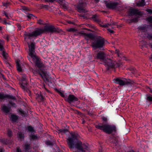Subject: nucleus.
I'll use <instances>...</instances> for the list:
<instances>
[{
	"mask_svg": "<svg viewBox=\"0 0 152 152\" xmlns=\"http://www.w3.org/2000/svg\"><path fill=\"white\" fill-rule=\"evenodd\" d=\"M106 54L104 52L100 51L96 54L95 58L102 61L107 70L118 67L120 66V64L117 63L115 61L109 58L106 59Z\"/></svg>",
	"mask_w": 152,
	"mask_h": 152,
	"instance_id": "obj_1",
	"label": "nucleus"
},
{
	"mask_svg": "<svg viewBox=\"0 0 152 152\" xmlns=\"http://www.w3.org/2000/svg\"><path fill=\"white\" fill-rule=\"evenodd\" d=\"M58 31V28H55L53 26H49L45 27L44 28H37L31 33L25 32H24L25 39L27 41L28 38L31 37H37L46 32H49L52 33Z\"/></svg>",
	"mask_w": 152,
	"mask_h": 152,
	"instance_id": "obj_2",
	"label": "nucleus"
},
{
	"mask_svg": "<svg viewBox=\"0 0 152 152\" xmlns=\"http://www.w3.org/2000/svg\"><path fill=\"white\" fill-rule=\"evenodd\" d=\"M96 127L108 134H110L113 132L116 131V128L114 126L107 124H99L95 126Z\"/></svg>",
	"mask_w": 152,
	"mask_h": 152,
	"instance_id": "obj_3",
	"label": "nucleus"
},
{
	"mask_svg": "<svg viewBox=\"0 0 152 152\" xmlns=\"http://www.w3.org/2000/svg\"><path fill=\"white\" fill-rule=\"evenodd\" d=\"M114 82L117 84H119L121 86H123L124 85H133L134 82L129 79H126L123 78L122 79L120 78H116L114 79Z\"/></svg>",
	"mask_w": 152,
	"mask_h": 152,
	"instance_id": "obj_4",
	"label": "nucleus"
},
{
	"mask_svg": "<svg viewBox=\"0 0 152 152\" xmlns=\"http://www.w3.org/2000/svg\"><path fill=\"white\" fill-rule=\"evenodd\" d=\"M34 63L36 66L39 68L43 66V63L40 61L39 58L37 56L36 53L29 55Z\"/></svg>",
	"mask_w": 152,
	"mask_h": 152,
	"instance_id": "obj_5",
	"label": "nucleus"
},
{
	"mask_svg": "<svg viewBox=\"0 0 152 152\" xmlns=\"http://www.w3.org/2000/svg\"><path fill=\"white\" fill-rule=\"evenodd\" d=\"M104 45V39L103 38L97 40L96 42L92 43V46L94 48H100L103 47Z\"/></svg>",
	"mask_w": 152,
	"mask_h": 152,
	"instance_id": "obj_6",
	"label": "nucleus"
},
{
	"mask_svg": "<svg viewBox=\"0 0 152 152\" xmlns=\"http://www.w3.org/2000/svg\"><path fill=\"white\" fill-rule=\"evenodd\" d=\"M24 39H25V35L24 36ZM32 37H31L30 38H28L26 41L25 40L26 42H27L28 48H29V52L28 54H32L34 53H36L35 52V43L34 42H32L30 44L28 42V39H30Z\"/></svg>",
	"mask_w": 152,
	"mask_h": 152,
	"instance_id": "obj_7",
	"label": "nucleus"
},
{
	"mask_svg": "<svg viewBox=\"0 0 152 152\" xmlns=\"http://www.w3.org/2000/svg\"><path fill=\"white\" fill-rule=\"evenodd\" d=\"M105 3L106 7L110 9H113L115 8L118 5L117 2L107 1H105Z\"/></svg>",
	"mask_w": 152,
	"mask_h": 152,
	"instance_id": "obj_8",
	"label": "nucleus"
},
{
	"mask_svg": "<svg viewBox=\"0 0 152 152\" xmlns=\"http://www.w3.org/2000/svg\"><path fill=\"white\" fill-rule=\"evenodd\" d=\"M65 99L69 103L75 102L78 100V99L72 94H69Z\"/></svg>",
	"mask_w": 152,
	"mask_h": 152,
	"instance_id": "obj_9",
	"label": "nucleus"
},
{
	"mask_svg": "<svg viewBox=\"0 0 152 152\" xmlns=\"http://www.w3.org/2000/svg\"><path fill=\"white\" fill-rule=\"evenodd\" d=\"M128 14L129 16H132L134 15H142V13L141 12L137 10L131 9L128 12Z\"/></svg>",
	"mask_w": 152,
	"mask_h": 152,
	"instance_id": "obj_10",
	"label": "nucleus"
},
{
	"mask_svg": "<svg viewBox=\"0 0 152 152\" xmlns=\"http://www.w3.org/2000/svg\"><path fill=\"white\" fill-rule=\"evenodd\" d=\"M38 73L43 79H47L48 74L45 70H41L40 71H39Z\"/></svg>",
	"mask_w": 152,
	"mask_h": 152,
	"instance_id": "obj_11",
	"label": "nucleus"
},
{
	"mask_svg": "<svg viewBox=\"0 0 152 152\" xmlns=\"http://www.w3.org/2000/svg\"><path fill=\"white\" fill-rule=\"evenodd\" d=\"M77 11L80 12L86 13L87 12V10L84 7L83 4H80L77 7Z\"/></svg>",
	"mask_w": 152,
	"mask_h": 152,
	"instance_id": "obj_12",
	"label": "nucleus"
},
{
	"mask_svg": "<svg viewBox=\"0 0 152 152\" xmlns=\"http://www.w3.org/2000/svg\"><path fill=\"white\" fill-rule=\"evenodd\" d=\"M26 80V76L25 75H23L22 77V81L25 82V83L24 85H23V83L21 84V87L24 90H25L26 89L27 86V83Z\"/></svg>",
	"mask_w": 152,
	"mask_h": 152,
	"instance_id": "obj_13",
	"label": "nucleus"
},
{
	"mask_svg": "<svg viewBox=\"0 0 152 152\" xmlns=\"http://www.w3.org/2000/svg\"><path fill=\"white\" fill-rule=\"evenodd\" d=\"M84 37L87 41H88L90 39H94V36L93 34L92 33H86Z\"/></svg>",
	"mask_w": 152,
	"mask_h": 152,
	"instance_id": "obj_14",
	"label": "nucleus"
},
{
	"mask_svg": "<svg viewBox=\"0 0 152 152\" xmlns=\"http://www.w3.org/2000/svg\"><path fill=\"white\" fill-rule=\"evenodd\" d=\"M2 52L1 53V55L3 56L4 58V60L6 64H8L7 61L9 56L8 54L6 53L4 51V50L2 51Z\"/></svg>",
	"mask_w": 152,
	"mask_h": 152,
	"instance_id": "obj_15",
	"label": "nucleus"
},
{
	"mask_svg": "<svg viewBox=\"0 0 152 152\" xmlns=\"http://www.w3.org/2000/svg\"><path fill=\"white\" fill-rule=\"evenodd\" d=\"M148 26L146 25H144L142 26H139L138 28L142 32H145L147 31Z\"/></svg>",
	"mask_w": 152,
	"mask_h": 152,
	"instance_id": "obj_16",
	"label": "nucleus"
},
{
	"mask_svg": "<svg viewBox=\"0 0 152 152\" xmlns=\"http://www.w3.org/2000/svg\"><path fill=\"white\" fill-rule=\"evenodd\" d=\"M23 147L25 151H27L31 148L30 144L28 143H25L23 144Z\"/></svg>",
	"mask_w": 152,
	"mask_h": 152,
	"instance_id": "obj_17",
	"label": "nucleus"
},
{
	"mask_svg": "<svg viewBox=\"0 0 152 152\" xmlns=\"http://www.w3.org/2000/svg\"><path fill=\"white\" fill-rule=\"evenodd\" d=\"M36 99L38 102H41L44 99V98L41 94H38Z\"/></svg>",
	"mask_w": 152,
	"mask_h": 152,
	"instance_id": "obj_18",
	"label": "nucleus"
},
{
	"mask_svg": "<svg viewBox=\"0 0 152 152\" xmlns=\"http://www.w3.org/2000/svg\"><path fill=\"white\" fill-rule=\"evenodd\" d=\"M10 108H8L5 105H3L2 107L3 111L6 113H8L10 112Z\"/></svg>",
	"mask_w": 152,
	"mask_h": 152,
	"instance_id": "obj_19",
	"label": "nucleus"
},
{
	"mask_svg": "<svg viewBox=\"0 0 152 152\" xmlns=\"http://www.w3.org/2000/svg\"><path fill=\"white\" fill-rule=\"evenodd\" d=\"M91 18L95 22L99 23L100 22V20L98 16L96 15H93Z\"/></svg>",
	"mask_w": 152,
	"mask_h": 152,
	"instance_id": "obj_20",
	"label": "nucleus"
},
{
	"mask_svg": "<svg viewBox=\"0 0 152 152\" xmlns=\"http://www.w3.org/2000/svg\"><path fill=\"white\" fill-rule=\"evenodd\" d=\"M16 62L17 70L19 72H21L22 70V69L20 65V60H17L16 61Z\"/></svg>",
	"mask_w": 152,
	"mask_h": 152,
	"instance_id": "obj_21",
	"label": "nucleus"
},
{
	"mask_svg": "<svg viewBox=\"0 0 152 152\" xmlns=\"http://www.w3.org/2000/svg\"><path fill=\"white\" fill-rule=\"evenodd\" d=\"M18 116L14 115H12L11 116V121L13 122H16L18 120Z\"/></svg>",
	"mask_w": 152,
	"mask_h": 152,
	"instance_id": "obj_22",
	"label": "nucleus"
},
{
	"mask_svg": "<svg viewBox=\"0 0 152 152\" xmlns=\"http://www.w3.org/2000/svg\"><path fill=\"white\" fill-rule=\"evenodd\" d=\"M85 34L86 33L84 32V31H77V32L75 33L74 35L76 36H83L84 37Z\"/></svg>",
	"mask_w": 152,
	"mask_h": 152,
	"instance_id": "obj_23",
	"label": "nucleus"
},
{
	"mask_svg": "<svg viewBox=\"0 0 152 152\" xmlns=\"http://www.w3.org/2000/svg\"><path fill=\"white\" fill-rule=\"evenodd\" d=\"M145 0H141V1L137 4V5L139 7H143L145 6Z\"/></svg>",
	"mask_w": 152,
	"mask_h": 152,
	"instance_id": "obj_24",
	"label": "nucleus"
},
{
	"mask_svg": "<svg viewBox=\"0 0 152 152\" xmlns=\"http://www.w3.org/2000/svg\"><path fill=\"white\" fill-rule=\"evenodd\" d=\"M39 8L40 9H48V6L47 5H44L42 4H40L38 5Z\"/></svg>",
	"mask_w": 152,
	"mask_h": 152,
	"instance_id": "obj_25",
	"label": "nucleus"
},
{
	"mask_svg": "<svg viewBox=\"0 0 152 152\" xmlns=\"http://www.w3.org/2000/svg\"><path fill=\"white\" fill-rule=\"evenodd\" d=\"M67 31L69 32H72L75 34L77 32V30L75 28H70L67 29Z\"/></svg>",
	"mask_w": 152,
	"mask_h": 152,
	"instance_id": "obj_26",
	"label": "nucleus"
},
{
	"mask_svg": "<svg viewBox=\"0 0 152 152\" xmlns=\"http://www.w3.org/2000/svg\"><path fill=\"white\" fill-rule=\"evenodd\" d=\"M4 42L3 40H0V50L2 51L4 49L3 47V45Z\"/></svg>",
	"mask_w": 152,
	"mask_h": 152,
	"instance_id": "obj_27",
	"label": "nucleus"
},
{
	"mask_svg": "<svg viewBox=\"0 0 152 152\" xmlns=\"http://www.w3.org/2000/svg\"><path fill=\"white\" fill-rule=\"evenodd\" d=\"M18 137L19 139L21 140L24 139V134L21 132H19L18 134Z\"/></svg>",
	"mask_w": 152,
	"mask_h": 152,
	"instance_id": "obj_28",
	"label": "nucleus"
},
{
	"mask_svg": "<svg viewBox=\"0 0 152 152\" xmlns=\"http://www.w3.org/2000/svg\"><path fill=\"white\" fill-rule=\"evenodd\" d=\"M9 96L3 93H0V100L6 98H8Z\"/></svg>",
	"mask_w": 152,
	"mask_h": 152,
	"instance_id": "obj_29",
	"label": "nucleus"
},
{
	"mask_svg": "<svg viewBox=\"0 0 152 152\" xmlns=\"http://www.w3.org/2000/svg\"><path fill=\"white\" fill-rule=\"evenodd\" d=\"M0 142L3 144H7L9 143V142L7 139H0Z\"/></svg>",
	"mask_w": 152,
	"mask_h": 152,
	"instance_id": "obj_30",
	"label": "nucleus"
},
{
	"mask_svg": "<svg viewBox=\"0 0 152 152\" xmlns=\"http://www.w3.org/2000/svg\"><path fill=\"white\" fill-rule=\"evenodd\" d=\"M58 131L59 133H65L68 131V130L66 129H60L58 130Z\"/></svg>",
	"mask_w": 152,
	"mask_h": 152,
	"instance_id": "obj_31",
	"label": "nucleus"
},
{
	"mask_svg": "<svg viewBox=\"0 0 152 152\" xmlns=\"http://www.w3.org/2000/svg\"><path fill=\"white\" fill-rule=\"evenodd\" d=\"M27 128L28 131L31 132H34V130L31 126H28L27 127Z\"/></svg>",
	"mask_w": 152,
	"mask_h": 152,
	"instance_id": "obj_32",
	"label": "nucleus"
},
{
	"mask_svg": "<svg viewBox=\"0 0 152 152\" xmlns=\"http://www.w3.org/2000/svg\"><path fill=\"white\" fill-rule=\"evenodd\" d=\"M2 5L5 7L6 8H7L9 5L10 3L8 2H6L5 3L4 2H3L2 3Z\"/></svg>",
	"mask_w": 152,
	"mask_h": 152,
	"instance_id": "obj_33",
	"label": "nucleus"
},
{
	"mask_svg": "<svg viewBox=\"0 0 152 152\" xmlns=\"http://www.w3.org/2000/svg\"><path fill=\"white\" fill-rule=\"evenodd\" d=\"M7 134L9 137H11L12 135V132L10 130H8Z\"/></svg>",
	"mask_w": 152,
	"mask_h": 152,
	"instance_id": "obj_34",
	"label": "nucleus"
},
{
	"mask_svg": "<svg viewBox=\"0 0 152 152\" xmlns=\"http://www.w3.org/2000/svg\"><path fill=\"white\" fill-rule=\"evenodd\" d=\"M130 21L129 23L131 22H136L137 21H138V18H136L134 19H131L129 20Z\"/></svg>",
	"mask_w": 152,
	"mask_h": 152,
	"instance_id": "obj_35",
	"label": "nucleus"
},
{
	"mask_svg": "<svg viewBox=\"0 0 152 152\" xmlns=\"http://www.w3.org/2000/svg\"><path fill=\"white\" fill-rule=\"evenodd\" d=\"M146 20L150 23H152V16L148 17L146 19Z\"/></svg>",
	"mask_w": 152,
	"mask_h": 152,
	"instance_id": "obj_36",
	"label": "nucleus"
},
{
	"mask_svg": "<svg viewBox=\"0 0 152 152\" xmlns=\"http://www.w3.org/2000/svg\"><path fill=\"white\" fill-rule=\"evenodd\" d=\"M42 89L43 90L46 91L48 92L49 93H50V91L49 90H48V89H47V88L45 87V85H44L42 86Z\"/></svg>",
	"mask_w": 152,
	"mask_h": 152,
	"instance_id": "obj_37",
	"label": "nucleus"
},
{
	"mask_svg": "<svg viewBox=\"0 0 152 152\" xmlns=\"http://www.w3.org/2000/svg\"><path fill=\"white\" fill-rule=\"evenodd\" d=\"M33 16L34 15H33L31 14H29L26 17H27L29 19H31Z\"/></svg>",
	"mask_w": 152,
	"mask_h": 152,
	"instance_id": "obj_38",
	"label": "nucleus"
},
{
	"mask_svg": "<svg viewBox=\"0 0 152 152\" xmlns=\"http://www.w3.org/2000/svg\"><path fill=\"white\" fill-rule=\"evenodd\" d=\"M43 21L41 19H39V20H37V23L38 24H43Z\"/></svg>",
	"mask_w": 152,
	"mask_h": 152,
	"instance_id": "obj_39",
	"label": "nucleus"
},
{
	"mask_svg": "<svg viewBox=\"0 0 152 152\" xmlns=\"http://www.w3.org/2000/svg\"><path fill=\"white\" fill-rule=\"evenodd\" d=\"M147 37L150 40L152 39V34H148V36H147Z\"/></svg>",
	"mask_w": 152,
	"mask_h": 152,
	"instance_id": "obj_40",
	"label": "nucleus"
},
{
	"mask_svg": "<svg viewBox=\"0 0 152 152\" xmlns=\"http://www.w3.org/2000/svg\"><path fill=\"white\" fill-rule=\"evenodd\" d=\"M147 99L150 102H152V96H148L147 97Z\"/></svg>",
	"mask_w": 152,
	"mask_h": 152,
	"instance_id": "obj_41",
	"label": "nucleus"
},
{
	"mask_svg": "<svg viewBox=\"0 0 152 152\" xmlns=\"http://www.w3.org/2000/svg\"><path fill=\"white\" fill-rule=\"evenodd\" d=\"M58 93L62 97H65V95L63 93L61 92V91H59L58 92Z\"/></svg>",
	"mask_w": 152,
	"mask_h": 152,
	"instance_id": "obj_42",
	"label": "nucleus"
},
{
	"mask_svg": "<svg viewBox=\"0 0 152 152\" xmlns=\"http://www.w3.org/2000/svg\"><path fill=\"white\" fill-rule=\"evenodd\" d=\"M31 138L33 140L37 139V137L35 135L33 134L31 135Z\"/></svg>",
	"mask_w": 152,
	"mask_h": 152,
	"instance_id": "obj_43",
	"label": "nucleus"
},
{
	"mask_svg": "<svg viewBox=\"0 0 152 152\" xmlns=\"http://www.w3.org/2000/svg\"><path fill=\"white\" fill-rule=\"evenodd\" d=\"M17 27L18 28V30H21L22 27L21 25L19 23H17L16 25Z\"/></svg>",
	"mask_w": 152,
	"mask_h": 152,
	"instance_id": "obj_44",
	"label": "nucleus"
},
{
	"mask_svg": "<svg viewBox=\"0 0 152 152\" xmlns=\"http://www.w3.org/2000/svg\"><path fill=\"white\" fill-rule=\"evenodd\" d=\"M65 1V0H56V1L59 3L60 4H61Z\"/></svg>",
	"mask_w": 152,
	"mask_h": 152,
	"instance_id": "obj_45",
	"label": "nucleus"
},
{
	"mask_svg": "<svg viewBox=\"0 0 152 152\" xmlns=\"http://www.w3.org/2000/svg\"><path fill=\"white\" fill-rule=\"evenodd\" d=\"M146 11L150 14H152V10L150 9H147Z\"/></svg>",
	"mask_w": 152,
	"mask_h": 152,
	"instance_id": "obj_46",
	"label": "nucleus"
},
{
	"mask_svg": "<svg viewBox=\"0 0 152 152\" xmlns=\"http://www.w3.org/2000/svg\"><path fill=\"white\" fill-rule=\"evenodd\" d=\"M4 14L7 19H10V17L8 16V14L7 13L5 12H4Z\"/></svg>",
	"mask_w": 152,
	"mask_h": 152,
	"instance_id": "obj_47",
	"label": "nucleus"
},
{
	"mask_svg": "<svg viewBox=\"0 0 152 152\" xmlns=\"http://www.w3.org/2000/svg\"><path fill=\"white\" fill-rule=\"evenodd\" d=\"M4 38L6 39L7 41H8L9 39V37L8 35H6L4 37Z\"/></svg>",
	"mask_w": 152,
	"mask_h": 152,
	"instance_id": "obj_48",
	"label": "nucleus"
},
{
	"mask_svg": "<svg viewBox=\"0 0 152 152\" xmlns=\"http://www.w3.org/2000/svg\"><path fill=\"white\" fill-rule=\"evenodd\" d=\"M46 144L47 145H52V142L49 141H46Z\"/></svg>",
	"mask_w": 152,
	"mask_h": 152,
	"instance_id": "obj_49",
	"label": "nucleus"
},
{
	"mask_svg": "<svg viewBox=\"0 0 152 152\" xmlns=\"http://www.w3.org/2000/svg\"><path fill=\"white\" fill-rule=\"evenodd\" d=\"M19 111L20 113H21V114H22V115H24L25 112L23 110H22L21 109H20L19 110Z\"/></svg>",
	"mask_w": 152,
	"mask_h": 152,
	"instance_id": "obj_50",
	"label": "nucleus"
},
{
	"mask_svg": "<svg viewBox=\"0 0 152 152\" xmlns=\"http://www.w3.org/2000/svg\"><path fill=\"white\" fill-rule=\"evenodd\" d=\"M3 23L4 24H5L6 25L7 24H10V23H7L6 22L5 19H4V20L3 21Z\"/></svg>",
	"mask_w": 152,
	"mask_h": 152,
	"instance_id": "obj_51",
	"label": "nucleus"
},
{
	"mask_svg": "<svg viewBox=\"0 0 152 152\" xmlns=\"http://www.w3.org/2000/svg\"><path fill=\"white\" fill-rule=\"evenodd\" d=\"M102 120L104 122H107V118L105 117H103L102 118Z\"/></svg>",
	"mask_w": 152,
	"mask_h": 152,
	"instance_id": "obj_52",
	"label": "nucleus"
},
{
	"mask_svg": "<svg viewBox=\"0 0 152 152\" xmlns=\"http://www.w3.org/2000/svg\"><path fill=\"white\" fill-rule=\"evenodd\" d=\"M108 31L111 33H113L114 31L110 29V28H108L107 29Z\"/></svg>",
	"mask_w": 152,
	"mask_h": 152,
	"instance_id": "obj_53",
	"label": "nucleus"
},
{
	"mask_svg": "<svg viewBox=\"0 0 152 152\" xmlns=\"http://www.w3.org/2000/svg\"><path fill=\"white\" fill-rule=\"evenodd\" d=\"M111 25V24H109L108 23H106L105 24H104L103 25V27H108V26H109L110 25Z\"/></svg>",
	"mask_w": 152,
	"mask_h": 152,
	"instance_id": "obj_54",
	"label": "nucleus"
},
{
	"mask_svg": "<svg viewBox=\"0 0 152 152\" xmlns=\"http://www.w3.org/2000/svg\"><path fill=\"white\" fill-rule=\"evenodd\" d=\"M55 1H56V0H45V2H53Z\"/></svg>",
	"mask_w": 152,
	"mask_h": 152,
	"instance_id": "obj_55",
	"label": "nucleus"
},
{
	"mask_svg": "<svg viewBox=\"0 0 152 152\" xmlns=\"http://www.w3.org/2000/svg\"><path fill=\"white\" fill-rule=\"evenodd\" d=\"M17 152H22L21 150L20 149L19 147H17L16 148Z\"/></svg>",
	"mask_w": 152,
	"mask_h": 152,
	"instance_id": "obj_56",
	"label": "nucleus"
},
{
	"mask_svg": "<svg viewBox=\"0 0 152 152\" xmlns=\"http://www.w3.org/2000/svg\"><path fill=\"white\" fill-rule=\"evenodd\" d=\"M22 9L23 10H28V8L27 7H22Z\"/></svg>",
	"mask_w": 152,
	"mask_h": 152,
	"instance_id": "obj_57",
	"label": "nucleus"
},
{
	"mask_svg": "<svg viewBox=\"0 0 152 152\" xmlns=\"http://www.w3.org/2000/svg\"><path fill=\"white\" fill-rule=\"evenodd\" d=\"M67 23L69 24H73V23L71 21H68Z\"/></svg>",
	"mask_w": 152,
	"mask_h": 152,
	"instance_id": "obj_58",
	"label": "nucleus"
},
{
	"mask_svg": "<svg viewBox=\"0 0 152 152\" xmlns=\"http://www.w3.org/2000/svg\"><path fill=\"white\" fill-rule=\"evenodd\" d=\"M119 50H116L115 51V53H117V54H118Z\"/></svg>",
	"mask_w": 152,
	"mask_h": 152,
	"instance_id": "obj_59",
	"label": "nucleus"
},
{
	"mask_svg": "<svg viewBox=\"0 0 152 152\" xmlns=\"http://www.w3.org/2000/svg\"><path fill=\"white\" fill-rule=\"evenodd\" d=\"M149 45L151 48H152V43H150Z\"/></svg>",
	"mask_w": 152,
	"mask_h": 152,
	"instance_id": "obj_60",
	"label": "nucleus"
},
{
	"mask_svg": "<svg viewBox=\"0 0 152 152\" xmlns=\"http://www.w3.org/2000/svg\"><path fill=\"white\" fill-rule=\"evenodd\" d=\"M25 83V82L23 81H22V83H20V86L21 87V84H22L23 83V85H24V84Z\"/></svg>",
	"mask_w": 152,
	"mask_h": 152,
	"instance_id": "obj_61",
	"label": "nucleus"
},
{
	"mask_svg": "<svg viewBox=\"0 0 152 152\" xmlns=\"http://www.w3.org/2000/svg\"><path fill=\"white\" fill-rule=\"evenodd\" d=\"M136 72V69L134 70V71H132V73H134L135 72Z\"/></svg>",
	"mask_w": 152,
	"mask_h": 152,
	"instance_id": "obj_62",
	"label": "nucleus"
},
{
	"mask_svg": "<svg viewBox=\"0 0 152 152\" xmlns=\"http://www.w3.org/2000/svg\"><path fill=\"white\" fill-rule=\"evenodd\" d=\"M128 152H134L133 150H130V151H128Z\"/></svg>",
	"mask_w": 152,
	"mask_h": 152,
	"instance_id": "obj_63",
	"label": "nucleus"
},
{
	"mask_svg": "<svg viewBox=\"0 0 152 152\" xmlns=\"http://www.w3.org/2000/svg\"><path fill=\"white\" fill-rule=\"evenodd\" d=\"M95 1L96 2L98 3L99 1V0H95Z\"/></svg>",
	"mask_w": 152,
	"mask_h": 152,
	"instance_id": "obj_64",
	"label": "nucleus"
}]
</instances>
